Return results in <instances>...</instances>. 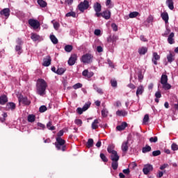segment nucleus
I'll list each match as a JSON object with an SVG mask.
<instances>
[{
    "mask_svg": "<svg viewBox=\"0 0 178 178\" xmlns=\"http://www.w3.org/2000/svg\"><path fill=\"white\" fill-rule=\"evenodd\" d=\"M76 112H77V113H79V115H81V114H83V113L85 112V111H84V110L83 109V108H81L79 107V108L76 109Z\"/></svg>",
    "mask_w": 178,
    "mask_h": 178,
    "instance_id": "nucleus-60",
    "label": "nucleus"
},
{
    "mask_svg": "<svg viewBox=\"0 0 178 178\" xmlns=\"http://www.w3.org/2000/svg\"><path fill=\"white\" fill-rule=\"evenodd\" d=\"M175 3L173 2V0H167L166 1V5L168 6L169 9L170 10H173L175 9Z\"/></svg>",
    "mask_w": 178,
    "mask_h": 178,
    "instance_id": "nucleus-23",
    "label": "nucleus"
},
{
    "mask_svg": "<svg viewBox=\"0 0 178 178\" xmlns=\"http://www.w3.org/2000/svg\"><path fill=\"white\" fill-rule=\"evenodd\" d=\"M90 106L91 103H86L82 108L86 112V111H87V109H88V108H90Z\"/></svg>",
    "mask_w": 178,
    "mask_h": 178,
    "instance_id": "nucleus-51",
    "label": "nucleus"
},
{
    "mask_svg": "<svg viewBox=\"0 0 178 178\" xmlns=\"http://www.w3.org/2000/svg\"><path fill=\"white\" fill-rule=\"evenodd\" d=\"M65 72H66V70H65V68H58V70H56V74H59V75H62L63 74V73H65Z\"/></svg>",
    "mask_w": 178,
    "mask_h": 178,
    "instance_id": "nucleus-42",
    "label": "nucleus"
},
{
    "mask_svg": "<svg viewBox=\"0 0 178 178\" xmlns=\"http://www.w3.org/2000/svg\"><path fill=\"white\" fill-rule=\"evenodd\" d=\"M114 148L113 145H109L107 148L108 154H113V152H116V150L113 149Z\"/></svg>",
    "mask_w": 178,
    "mask_h": 178,
    "instance_id": "nucleus-40",
    "label": "nucleus"
},
{
    "mask_svg": "<svg viewBox=\"0 0 178 178\" xmlns=\"http://www.w3.org/2000/svg\"><path fill=\"white\" fill-rule=\"evenodd\" d=\"M102 6H101V3L96 2L93 5V9L95 12H101Z\"/></svg>",
    "mask_w": 178,
    "mask_h": 178,
    "instance_id": "nucleus-20",
    "label": "nucleus"
},
{
    "mask_svg": "<svg viewBox=\"0 0 178 178\" xmlns=\"http://www.w3.org/2000/svg\"><path fill=\"white\" fill-rule=\"evenodd\" d=\"M112 87H118V81L116 80L111 81Z\"/></svg>",
    "mask_w": 178,
    "mask_h": 178,
    "instance_id": "nucleus-58",
    "label": "nucleus"
},
{
    "mask_svg": "<svg viewBox=\"0 0 178 178\" xmlns=\"http://www.w3.org/2000/svg\"><path fill=\"white\" fill-rule=\"evenodd\" d=\"M149 141L151 143H156L158 141V137L157 136H154V137H151L149 138Z\"/></svg>",
    "mask_w": 178,
    "mask_h": 178,
    "instance_id": "nucleus-54",
    "label": "nucleus"
},
{
    "mask_svg": "<svg viewBox=\"0 0 178 178\" xmlns=\"http://www.w3.org/2000/svg\"><path fill=\"white\" fill-rule=\"evenodd\" d=\"M99 124V120L96 119L93 121V122L92 123V129L93 130H97V129H98V124Z\"/></svg>",
    "mask_w": 178,
    "mask_h": 178,
    "instance_id": "nucleus-25",
    "label": "nucleus"
},
{
    "mask_svg": "<svg viewBox=\"0 0 178 178\" xmlns=\"http://www.w3.org/2000/svg\"><path fill=\"white\" fill-rule=\"evenodd\" d=\"M47 87H48V84L45 81V80L42 79H39L37 81L36 83V92L38 94V95H40V97H44L45 95L47 90Z\"/></svg>",
    "mask_w": 178,
    "mask_h": 178,
    "instance_id": "nucleus-1",
    "label": "nucleus"
},
{
    "mask_svg": "<svg viewBox=\"0 0 178 178\" xmlns=\"http://www.w3.org/2000/svg\"><path fill=\"white\" fill-rule=\"evenodd\" d=\"M151 149H152L151 146L146 145L145 147H143L142 152L143 154H147V152H150Z\"/></svg>",
    "mask_w": 178,
    "mask_h": 178,
    "instance_id": "nucleus-29",
    "label": "nucleus"
},
{
    "mask_svg": "<svg viewBox=\"0 0 178 178\" xmlns=\"http://www.w3.org/2000/svg\"><path fill=\"white\" fill-rule=\"evenodd\" d=\"M94 146V140L92 138H89L86 143L87 148H91Z\"/></svg>",
    "mask_w": 178,
    "mask_h": 178,
    "instance_id": "nucleus-28",
    "label": "nucleus"
},
{
    "mask_svg": "<svg viewBox=\"0 0 178 178\" xmlns=\"http://www.w3.org/2000/svg\"><path fill=\"white\" fill-rule=\"evenodd\" d=\"M129 145H129V140L124 141L121 145V149H122V152H124V154H126V152H127V151H129Z\"/></svg>",
    "mask_w": 178,
    "mask_h": 178,
    "instance_id": "nucleus-10",
    "label": "nucleus"
},
{
    "mask_svg": "<svg viewBox=\"0 0 178 178\" xmlns=\"http://www.w3.org/2000/svg\"><path fill=\"white\" fill-rule=\"evenodd\" d=\"M80 60L84 65H91L94 62V54L86 53L81 57Z\"/></svg>",
    "mask_w": 178,
    "mask_h": 178,
    "instance_id": "nucleus-4",
    "label": "nucleus"
},
{
    "mask_svg": "<svg viewBox=\"0 0 178 178\" xmlns=\"http://www.w3.org/2000/svg\"><path fill=\"white\" fill-rule=\"evenodd\" d=\"M100 158L103 162H108V158L104 153L100 154Z\"/></svg>",
    "mask_w": 178,
    "mask_h": 178,
    "instance_id": "nucleus-45",
    "label": "nucleus"
},
{
    "mask_svg": "<svg viewBox=\"0 0 178 178\" xmlns=\"http://www.w3.org/2000/svg\"><path fill=\"white\" fill-rule=\"evenodd\" d=\"M8 102V97L5 95L0 97V105H5Z\"/></svg>",
    "mask_w": 178,
    "mask_h": 178,
    "instance_id": "nucleus-21",
    "label": "nucleus"
},
{
    "mask_svg": "<svg viewBox=\"0 0 178 178\" xmlns=\"http://www.w3.org/2000/svg\"><path fill=\"white\" fill-rule=\"evenodd\" d=\"M161 19H163V21H165V23H168L169 22V15L168 13H162L161 14Z\"/></svg>",
    "mask_w": 178,
    "mask_h": 178,
    "instance_id": "nucleus-24",
    "label": "nucleus"
},
{
    "mask_svg": "<svg viewBox=\"0 0 178 178\" xmlns=\"http://www.w3.org/2000/svg\"><path fill=\"white\" fill-rule=\"evenodd\" d=\"M143 92H144V87L143 86H139L136 90V97H139V95H143Z\"/></svg>",
    "mask_w": 178,
    "mask_h": 178,
    "instance_id": "nucleus-22",
    "label": "nucleus"
},
{
    "mask_svg": "<svg viewBox=\"0 0 178 178\" xmlns=\"http://www.w3.org/2000/svg\"><path fill=\"white\" fill-rule=\"evenodd\" d=\"M65 52H72V51H73V46L72 45H65Z\"/></svg>",
    "mask_w": 178,
    "mask_h": 178,
    "instance_id": "nucleus-41",
    "label": "nucleus"
},
{
    "mask_svg": "<svg viewBox=\"0 0 178 178\" xmlns=\"http://www.w3.org/2000/svg\"><path fill=\"white\" fill-rule=\"evenodd\" d=\"M152 170H154V167L151 164L145 165L143 169L144 175H148V173H149V172H152Z\"/></svg>",
    "mask_w": 178,
    "mask_h": 178,
    "instance_id": "nucleus-8",
    "label": "nucleus"
},
{
    "mask_svg": "<svg viewBox=\"0 0 178 178\" xmlns=\"http://www.w3.org/2000/svg\"><path fill=\"white\" fill-rule=\"evenodd\" d=\"M51 62H52V59L51 58V56H47L45 58L43 59V66H45L46 67H48L51 65Z\"/></svg>",
    "mask_w": 178,
    "mask_h": 178,
    "instance_id": "nucleus-12",
    "label": "nucleus"
},
{
    "mask_svg": "<svg viewBox=\"0 0 178 178\" xmlns=\"http://www.w3.org/2000/svg\"><path fill=\"white\" fill-rule=\"evenodd\" d=\"M6 108L8 111H15V109H16V104L13 102H9L6 104Z\"/></svg>",
    "mask_w": 178,
    "mask_h": 178,
    "instance_id": "nucleus-16",
    "label": "nucleus"
},
{
    "mask_svg": "<svg viewBox=\"0 0 178 178\" xmlns=\"http://www.w3.org/2000/svg\"><path fill=\"white\" fill-rule=\"evenodd\" d=\"M47 108L46 106H41L39 108V112H40V113H44V112L47 111Z\"/></svg>",
    "mask_w": 178,
    "mask_h": 178,
    "instance_id": "nucleus-47",
    "label": "nucleus"
},
{
    "mask_svg": "<svg viewBox=\"0 0 178 178\" xmlns=\"http://www.w3.org/2000/svg\"><path fill=\"white\" fill-rule=\"evenodd\" d=\"M0 15L1 16H5L6 19L10 16V10L9 8H4L1 11H0Z\"/></svg>",
    "mask_w": 178,
    "mask_h": 178,
    "instance_id": "nucleus-11",
    "label": "nucleus"
},
{
    "mask_svg": "<svg viewBox=\"0 0 178 178\" xmlns=\"http://www.w3.org/2000/svg\"><path fill=\"white\" fill-rule=\"evenodd\" d=\"M149 120V115L148 114H145L143 118V123L145 124V123H148Z\"/></svg>",
    "mask_w": 178,
    "mask_h": 178,
    "instance_id": "nucleus-44",
    "label": "nucleus"
},
{
    "mask_svg": "<svg viewBox=\"0 0 178 178\" xmlns=\"http://www.w3.org/2000/svg\"><path fill=\"white\" fill-rule=\"evenodd\" d=\"M93 88L95 90V91H97V92H98V94H103L102 89L98 88L97 85H93Z\"/></svg>",
    "mask_w": 178,
    "mask_h": 178,
    "instance_id": "nucleus-46",
    "label": "nucleus"
},
{
    "mask_svg": "<svg viewBox=\"0 0 178 178\" xmlns=\"http://www.w3.org/2000/svg\"><path fill=\"white\" fill-rule=\"evenodd\" d=\"M63 133H64L63 130H60V131H58L57 134L56 138H62L61 137L62 136H63Z\"/></svg>",
    "mask_w": 178,
    "mask_h": 178,
    "instance_id": "nucleus-57",
    "label": "nucleus"
},
{
    "mask_svg": "<svg viewBox=\"0 0 178 178\" xmlns=\"http://www.w3.org/2000/svg\"><path fill=\"white\" fill-rule=\"evenodd\" d=\"M162 86H163V90H170L172 88V86L169 84L168 82L163 83Z\"/></svg>",
    "mask_w": 178,
    "mask_h": 178,
    "instance_id": "nucleus-33",
    "label": "nucleus"
},
{
    "mask_svg": "<svg viewBox=\"0 0 178 178\" xmlns=\"http://www.w3.org/2000/svg\"><path fill=\"white\" fill-rule=\"evenodd\" d=\"M75 124H77L78 126H81L83 124V121L80 119L75 120Z\"/></svg>",
    "mask_w": 178,
    "mask_h": 178,
    "instance_id": "nucleus-56",
    "label": "nucleus"
},
{
    "mask_svg": "<svg viewBox=\"0 0 178 178\" xmlns=\"http://www.w3.org/2000/svg\"><path fill=\"white\" fill-rule=\"evenodd\" d=\"M111 28L113 29V31H118V25H116V24L113 23L111 24Z\"/></svg>",
    "mask_w": 178,
    "mask_h": 178,
    "instance_id": "nucleus-61",
    "label": "nucleus"
},
{
    "mask_svg": "<svg viewBox=\"0 0 178 178\" xmlns=\"http://www.w3.org/2000/svg\"><path fill=\"white\" fill-rule=\"evenodd\" d=\"M38 3L40 8H46L47 3L44 0H38Z\"/></svg>",
    "mask_w": 178,
    "mask_h": 178,
    "instance_id": "nucleus-32",
    "label": "nucleus"
},
{
    "mask_svg": "<svg viewBox=\"0 0 178 178\" xmlns=\"http://www.w3.org/2000/svg\"><path fill=\"white\" fill-rule=\"evenodd\" d=\"M94 34H95V35H97L98 37L101 36V35H102L101 30L95 29L94 31Z\"/></svg>",
    "mask_w": 178,
    "mask_h": 178,
    "instance_id": "nucleus-55",
    "label": "nucleus"
},
{
    "mask_svg": "<svg viewBox=\"0 0 178 178\" xmlns=\"http://www.w3.org/2000/svg\"><path fill=\"white\" fill-rule=\"evenodd\" d=\"M18 99L19 102H22L24 105H30L31 104V102L29 100L27 97H23V95H19Z\"/></svg>",
    "mask_w": 178,
    "mask_h": 178,
    "instance_id": "nucleus-9",
    "label": "nucleus"
},
{
    "mask_svg": "<svg viewBox=\"0 0 178 178\" xmlns=\"http://www.w3.org/2000/svg\"><path fill=\"white\" fill-rule=\"evenodd\" d=\"M102 17L106 19V20H109L111 19V11L109 10H106L102 13Z\"/></svg>",
    "mask_w": 178,
    "mask_h": 178,
    "instance_id": "nucleus-13",
    "label": "nucleus"
},
{
    "mask_svg": "<svg viewBox=\"0 0 178 178\" xmlns=\"http://www.w3.org/2000/svg\"><path fill=\"white\" fill-rule=\"evenodd\" d=\"M54 24V27L55 29V30H58L59 27H60V24H58V22H54V21L51 22Z\"/></svg>",
    "mask_w": 178,
    "mask_h": 178,
    "instance_id": "nucleus-53",
    "label": "nucleus"
},
{
    "mask_svg": "<svg viewBox=\"0 0 178 178\" xmlns=\"http://www.w3.org/2000/svg\"><path fill=\"white\" fill-rule=\"evenodd\" d=\"M76 62H77V54H72L67 61L69 66H73Z\"/></svg>",
    "mask_w": 178,
    "mask_h": 178,
    "instance_id": "nucleus-7",
    "label": "nucleus"
},
{
    "mask_svg": "<svg viewBox=\"0 0 178 178\" xmlns=\"http://www.w3.org/2000/svg\"><path fill=\"white\" fill-rule=\"evenodd\" d=\"M137 16H140V13L138 12H132L129 14L130 19H134V17H137Z\"/></svg>",
    "mask_w": 178,
    "mask_h": 178,
    "instance_id": "nucleus-39",
    "label": "nucleus"
},
{
    "mask_svg": "<svg viewBox=\"0 0 178 178\" xmlns=\"http://www.w3.org/2000/svg\"><path fill=\"white\" fill-rule=\"evenodd\" d=\"M156 98H161L162 97V94H161V92L158 91L155 93Z\"/></svg>",
    "mask_w": 178,
    "mask_h": 178,
    "instance_id": "nucleus-64",
    "label": "nucleus"
},
{
    "mask_svg": "<svg viewBox=\"0 0 178 178\" xmlns=\"http://www.w3.org/2000/svg\"><path fill=\"white\" fill-rule=\"evenodd\" d=\"M31 38L33 41H41V40H42V38L37 33H31Z\"/></svg>",
    "mask_w": 178,
    "mask_h": 178,
    "instance_id": "nucleus-18",
    "label": "nucleus"
},
{
    "mask_svg": "<svg viewBox=\"0 0 178 178\" xmlns=\"http://www.w3.org/2000/svg\"><path fill=\"white\" fill-rule=\"evenodd\" d=\"M171 149L172 151H177L178 150V145L176 143H172L171 145Z\"/></svg>",
    "mask_w": 178,
    "mask_h": 178,
    "instance_id": "nucleus-50",
    "label": "nucleus"
},
{
    "mask_svg": "<svg viewBox=\"0 0 178 178\" xmlns=\"http://www.w3.org/2000/svg\"><path fill=\"white\" fill-rule=\"evenodd\" d=\"M107 62H108V65L110 66V67H115V65L113 64V62H112V60H111L110 59H108V60H107Z\"/></svg>",
    "mask_w": 178,
    "mask_h": 178,
    "instance_id": "nucleus-63",
    "label": "nucleus"
},
{
    "mask_svg": "<svg viewBox=\"0 0 178 178\" xmlns=\"http://www.w3.org/2000/svg\"><path fill=\"white\" fill-rule=\"evenodd\" d=\"M50 40L53 44H58V38L54 35H50Z\"/></svg>",
    "mask_w": 178,
    "mask_h": 178,
    "instance_id": "nucleus-35",
    "label": "nucleus"
},
{
    "mask_svg": "<svg viewBox=\"0 0 178 178\" xmlns=\"http://www.w3.org/2000/svg\"><path fill=\"white\" fill-rule=\"evenodd\" d=\"M106 6L108 8V9H112L113 7V3H112V0H106Z\"/></svg>",
    "mask_w": 178,
    "mask_h": 178,
    "instance_id": "nucleus-34",
    "label": "nucleus"
},
{
    "mask_svg": "<svg viewBox=\"0 0 178 178\" xmlns=\"http://www.w3.org/2000/svg\"><path fill=\"white\" fill-rule=\"evenodd\" d=\"M161 59V56L158 55V53L154 52L153 53V58H152V62L154 65H158V61Z\"/></svg>",
    "mask_w": 178,
    "mask_h": 178,
    "instance_id": "nucleus-14",
    "label": "nucleus"
},
{
    "mask_svg": "<svg viewBox=\"0 0 178 178\" xmlns=\"http://www.w3.org/2000/svg\"><path fill=\"white\" fill-rule=\"evenodd\" d=\"M77 8L79 12L84 13L86 10H88V9L90 8V1L88 0H84L78 5Z\"/></svg>",
    "mask_w": 178,
    "mask_h": 178,
    "instance_id": "nucleus-5",
    "label": "nucleus"
},
{
    "mask_svg": "<svg viewBox=\"0 0 178 178\" xmlns=\"http://www.w3.org/2000/svg\"><path fill=\"white\" fill-rule=\"evenodd\" d=\"M161 84H165V83H168V75L162 74L160 81Z\"/></svg>",
    "mask_w": 178,
    "mask_h": 178,
    "instance_id": "nucleus-26",
    "label": "nucleus"
},
{
    "mask_svg": "<svg viewBox=\"0 0 178 178\" xmlns=\"http://www.w3.org/2000/svg\"><path fill=\"white\" fill-rule=\"evenodd\" d=\"M96 49H97V52H99V53L104 52V48H102V47L101 46H97Z\"/></svg>",
    "mask_w": 178,
    "mask_h": 178,
    "instance_id": "nucleus-62",
    "label": "nucleus"
},
{
    "mask_svg": "<svg viewBox=\"0 0 178 178\" xmlns=\"http://www.w3.org/2000/svg\"><path fill=\"white\" fill-rule=\"evenodd\" d=\"M116 115L117 116H127V112L126 111H120V110H118L117 112H116Z\"/></svg>",
    "mask_w": 178,
    "mask_h": 178,
    "instance_id": "nucleus-31",
    "label": "nucleus"
},
{
    "mask_svg": "<svg viewBox=\"0 0 178 178\" xmlns=\"http://www.w3.org/2000/svg\"><path fill=\"white\" fill-rule=\"evenodd\" d=\"M147 51V47H141L138 49V53L140 55H145Z\"/></svg>",
    "mask_w": 178,
    "mask_h": 178,
    "instance_id": "nucleus-30",
    "label": "nucleus"
},
{
    "mask_svg": "<svg viewBox=\"0 0 178 178\" xmlns=\"http://www.w3.org/2000/svg\"><path fill=\"white\" fill-rule=\"evenodd\" d=\"M147 22L148 23H152V22H154V17H152V15H149L147 19Z\"/></svg>",
    "mask_w": 178,
    "mask_h": 178,
    "instance_id": "nucleus-59",
    "label": "nucleus"
},
{
    "mask_svg": "<svg viewBox=\"0 0 178 178\" xmlns=\"http://www.w3.org/2000/svg\"><path fill=\"white\" fill-rule=\"evenodd\" d=\"M110 158L112 161L111 163V167L113 169V170H117L118 168H119V159H120V156H119V154H118V152H113V153H111L110 155Z\"/></svg>",
    "mask_w": 178,
    "mask_h": 178,
    "instance_id": "nucleus-2",
    "label": "nucleus"
},
{
    "mask_svg": "<svg viewBox=\"0 0 178 178\" xmlns=\"http://www.w3.org/2000/svg\"><path fill=\"white\" fill-rule=\"evenodd\" d=\"M109 113V112L108 111V110H106V108H104L102 111V116L103 118H106L108 116V114Z\"/></svg>",
    "mask_w": 178,
    "mask_h": 178,
    "instance_id": "nucleus-43",
    "label": "nucleus"
},
{
    "mask_svg": "<svg viewBox=\"0 0 178 178\" xmlns=\"http://www.w3.org/2000/svg\"><path fill=\"white\" fill-rule=\"evenodd\" d=\"M127 127V124L126 122H122L120 125H118L116 127V129L118 131H122L123 130H124V129H126Z\"/></svg>",
    "mask_w": 178,
    "mask_h": 178,
    "instance_id": "nucleus-19",
    "label": "nucleus"
},
{
    "mask_svg": "<svg viewBox=\"0 0 178 178\" xmlns=\"http://www.w3.org/2000/svg\"><path fill=\"white\" fill-rule=\"evenodd\" d=\"M28 122L30 123H33V122H35V115H29L28 116Z\"/></svg>",
    "mask_w": 178,
    "mask_h": 178,
    "instance_id": "nucleus-37",
    "label": "nucleus"
},
{
    "mask_svg": "<svg viewBox=\"0 0 178 178\" xmlns=\"http://www.w3.org/2000/svg\"><path fill=\"white\" fill-rule=\"evenodd\" d=\"M66 140L62 138H56L54 145L58 151H66Z\"/></svg>",
    "mask_w": 178,
    "mask_h": 178,
    "instance_id": "nucleus-3",
    "label": "nucleus"
},
{
    "mask_svg": "<svg viewBox=\"0 0 178 178\" xmlns=\"http://www.w3.org/2000/svg\"><path fill=\"white\" fill-rule=\"evenodd\" d=\"M15 50L17 52H18V55H20V54H22V46L17 45L15 47Z\"/></svg>",
    "mask_w": 178,
    "mask_h": 178,
    "instance_id": "nucleus-49",
    "label": "nucleus"
},
{
    "mask_svg": "<svg viewBox=\"0 0 178 178\" xmlns=\"http://www.w3.org/2000/svg\"><path fill=\"white\" fill-rule=\"evenodd\" d=\"M81 87H83V84L78 83L73 86V89L77 90L79 88H81Z\"/></svg>",
    "mask_w": 178,
    "mask_h": 178,
    "instance_id": "nucleus-48",
    "label": "nucleus"
},
{
    "mask_svg": "<svg viewBox=\"0 0 178 178\" xmlns=\"http://www.w3.org/2000/svg\"><path fill=\"white\" fill-rule=\"evenodd\" d=\"M28 23L29 26L33 28V30H37V29H40V24L38 20L30 19H29Z\"/></svg>",
    "mask_w": 178,
    "mask_h": 178,
    "instance_id": "nucleus-6",
    "label": "nucleus"
},
{
    "mask_svg": "<svg viewBox=\"0 0 178 178\" xmlns=\"http://www.w3.org/2000/svg\"><path fill=\"white\" fill-rule=\"evenodd\" d=\"M167 60L168 63H172L175 60V54L170 51V54L167 56Z\"/></svg>",
    "mask_w": 178,
    "mask_h": 178,
    "instance_id": "nucleus-17",
    "label": "nucleus"
},
{
    "mask_svg": "<svg viewBox=\"0 0 178 178\" xmlns=\"http://www.w3.org/2000/svg\"><path fill=\"white\" fill-rule=\"evenodd\" d=\"M47 128L49 129V130H51V131H54L56 129L55 127L52 126V121H50L47 124Z\"/></svg>",
    "mask_w": 178,
    "mask_h": 178,
    "instance_id": "nucleus-38",
    "label": "nucleus"
},
{
    "mask_svg": "<svg viewBox=\"0 0 178 178\" xmlns=\"http://www.w3.org/2000/svg\"><path fill=\"white\" fill-rule=\"evenodd\" d=\"M173 37H175V33H171L168 36V41L170 44H175V39H173Z\"/></svg>",
    "mask_w": 178,
    "mask_h": 178,
    "instance_id": "nucleus-27",
    "label": "nucleus"
},
{
    "mask_svg": "<svg viewBox=\"0 0 178 178\" xmlns=\"http://www.w3.org/2000/svg\"><path fill=\"white\" fill-rule=\"evenodd\" d=\"M161 155V150H156L152 152V156H159Z\"/></svg>",
    "mask_w": 178,
    "mask_h": 178,
    "instance_id": "nucleus-52",
    "label": "nucleus"
},
{
    "mask_svg": "<svg viewBox=\"0 0 178 178\" xmlns=\"http://www.w3.org/2000/svg\"><path fill=\"white\" fill-rule=\"evenodd\" d=\"M118 40H119V37L118 35H110L108 38L107 41L108 42H116Z\"/></svg>",
    "mask_w": 178,
    "mask_h": 178,
    "instance_id": "nucleus-15",
    "label": "nucleus"
},
{
    "mask_svg": "<svg viewBox=\"0 0 178 178\" xmlns=\"http://www.w3.org/2000/svg\"><path fill=\"white\" fill-rule=\"evenodd\" d=\"M76 14L75 12L70 11L65 15V17H76Z\"/></svg>",
    "mask_w": 178,
    "mask_h": 178,
    "instance_id": "nucleus-36",
    "label": "nucleus"
}]
</instances>
